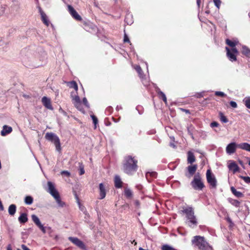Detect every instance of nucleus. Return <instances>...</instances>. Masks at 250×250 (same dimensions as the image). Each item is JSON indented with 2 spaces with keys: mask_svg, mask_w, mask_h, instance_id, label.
Here are the masks:
<instances>
[{
  "mask_svg": "<svg viewBox=\"0 0 250 250\" xmlns=\"http://www.w3.org/2000/svg\"><path fill=\"white\" fill-rule=\"evenodd\" d=\"M24 202L27 205H31L33 202V199L30 196H27L25 198Z\"/></svg>",
  "mask_w": 250,
  "mask_h": 250,
  "instance_id": "nucleus-33",
  "label": "nucleus"
},
{
  "mask_svg": "<svg viewBox=\"0 0 250 250\" xmlns=\"http://www.w3.org/2000/svg\"><path fill=\"white\" fill-rule=\"evenodd\" d=\"M45 138L46 140L54 144L57 151H60L61 150L60 139L56 134L52 132H47L45 135Z\"/></svg>",
  "mask_w": 250,
  "mask_h": 250,
  "instance_id": "nucleus-6",
  "label": "nucleus"
},
{
  "mask_svg": "<svg viewBox=\"0 0 250 250\" xmlns=\"http://www.w3.org/2000/svg\"><path fill=\"white\" fill-rule=\"evenodd\" d=\"M69 240H70L72 243H73L74 244L81 248L83 250L85 249V246L84 243L80 239H79L77 237H69L68 238Z\"/></svg>",
  "mask_w": 250,
  "mask_h": 250,
  "instance_id": "nucleus-11",
  "label": "nucleus"
},
{
  "mask_svg": "<svg viewBox=\"0 0 250 250\" xmlns=\"http://www.w3.org/2000/svg\"><path fill=\"white\" fill-rule=\"evenodd\" d=\"M134 69L138 73L140 79H143V77L145 76V75L143 74V71L140 65H137L134 66Z\"/></svg>",
  "mask_w": 250,
  "mask_h": 250,
  "instance_id": "nucleus-27",
  "label": "nucleus"
},
{
  "mask_svg": "<svg viewBox=\"0 0 250 250\" xmlns=\"http://www.w3.org/2000/svg\"><path fill=\"white\" fill-rule=\"evenodd\" d=\"M181 110L182 111H183V112H185L187 114H190V112L189 110H188V109L181 108Z\"/></svg>",
  "mask_w": 250,
  "mask_h": 250,
  "instance_id": "nucleus-52",
  "label": "nucleus"
},
{
  "mask_svg": "<svg viewBox=\"0 0 250 250\" xmlns=\"http://www.w3.org/2000/svg\"><path fill=\"white\" fill-rule=\"evenodd\" d=\"M106 185L103 183H100L99 184V199H103L106 196Z\"/></svg>",
  "mask_w": 250,
  "mask_h": 250,
  "instance_id": "nucleus-14",
  "label": "nucleus"
},
{
  "mask_svg": "<svg viewBox=\"0 0 250 250\" xmlns=\"http://www.w3.org/2000/svg\"><path fill=\"white\" fill-rule=\"evenodd\" d=\"M240 178L242 179L246 183H250V177L249 176H241Z\"/></svg>",
  "mask_w": 250,
  "mask_h": 250,
  "instance_id": "nucleus-41",
  "label": "nucleus"
},
{
  "mask_svg": "<svg viewBox=\"0 0 250 250\" xmlns=\"http://www.w3.org/2000/svg\"><path fill=\"white\" fill-rule=\"evenodd\" d=\"M40 13L41 16V19L42 22L47 26H48L49 25V21L48 20L47 16L45 14V13L40 8L39 9Z\"/></svg>",
  "mask_w": 250,
  "mask_h": 250,
  "instance_id": "nucleus-17",
  "label": "nucleus"
},
{
  "mask_svg": "<svg viewBox=\"0 0 250 250\" xmlns=\"http://www.w3.org/2000/svg\"><path fill=\"white\" fill-rule=\"evenodd\" d=\"M12 131V128L7 125L3 126L2 129L0 132V135L2 136H5L10 134Z\"/></svg>",
  "mask_w": 250,
  "mask_h": 250,
  "instance_id": "nucleus-16",
  "label": "nucleus"
},
{
  "mask_svg": "<svg viewBox=\"0 0 250 250\" xmlns=\"http://www.w3.org/2000/svg\"><path fill=\"white\" fill-rule=\"evenodd\" d=\"M188 172L185 175L188 178H190L195 173L197 169V165H190L187 167Z\"/></svg>",
  "mask_w": 250,
  "mask_h": 250,
  "instance_id": "nucleus-10",
  "label": "nucleus"
},
{
  "mask_svg": "<svg viewBox=\"0 0 250 250\" xmlns=\"http://www.w3.org/2000/svg\"><path fill=\"white\" fill-rule=\"evenodd\" d=\"M22 248L23 250H26V249H28V248H27L25 245H22Z\"/></svg>",
  "mask_w": 250,
  "mask_h": 250,
  "instance_id": "nucleus-54",
  "label": "nucleus"
},
{
  "mask_svg": "<svg viewBox=\"0 0 250 250\" xmlns=\"http://www.w3.org/2000/svg\"><path fill=\"white\" fill-rule=\"evenodd\" d=\"M38 228L42 230V231L43 232V233L45 234L46 232V231H47L46 228L47 227H43V226L42 224L40 225L38 227Z\"/></svg>",
  "mask_w": 250,
  "mask_h": 250,
  "instance_id": "nucleus-43",
  "label": "nucleus"
},
{
  "mask_svg": "<svg viewBox=\"0 0 250 250\" xmlns=\"http://www.w3.org/2000/svg\"><path fill=\"white\" fill-rule=\"evenodd\" d=\"M156 92L160 99L163 100L166 104H167V99L166 95L159 88L156 90Z\"/></svg>",
  "mask_w": 250,
  "mask_h": 250,
  "instance_id": "nucleus-20",
  "label": "nucleus"
},
{
  "mask_svg": "<svg viewBox=\"0 0 250 250\" xmlns=\"http://www.w3.org/2000/svg\"><path fill=\"white\" fill-rule=\"evenodd\" d=\"M124 196L128 199H131L133 197V192L132 190L128 188H125L124 189Z\"/></svg>",
  "mask_w": 250,
  "mask_h": 250,
  "instance_id": "nucleus-24",
  "label": "nucleus"
},
{
  "mask_svg": "<svg viewBox=\"0 0 250 250\" xmlns=\"http://www.w3.org/2000/svg\"><path fill=\"white\" fill-rule=\"evenodd\" d=\"M188 163L190 164H192L194 163L196 159L194 154L191 152L188 151Z\"/></svg>",
  "mask_w": 250,
  "mask_h": 250,
  "instance_id": "nucleus-23",
  "label": "nucleus"
},
{
  "mask_svg": "<svg viewBox=\"0 0 250 250\" xmlns=\"http://www.w3.org/2000/svg\"><path fill=\"white\" fill-rule=\"evenodd\" d=\"M46 229H47L46 232L48 233L49 234H50L53 232V230L49 227H47Z\"/></svg>",
  "mask_w": 250,
  "mask_h": 250,
  "instance_id": "nucleus-51",
  "label": "nucleus"
},
{
  "mask_svg": "<svg viewBox=\"0 0 250 250\" xmlns=\"http://www.w3.org/2000/svg\"><path fill=\"white\" fill-rule=\"evenodd\" d=\"M181 213H184L186 215V223L192 228L196 227L198 225V221L195 215L194 210L191 207H183L180 210Z\"/></svg>",
  "mask_w": 250,
  "mask_h": 250,
  "instance_id": "nucleus-1",
  "label": "nucleus"
},
{
  "mask_svg": "<svg viewBox=\"0 0 250 250\" xmlns=\"http://www.w3.org/2000/svg\"><path fill=\"white\" fill-rule=\"evenodd\" d=\"M219 116L220 120L222 123H227L229 121H228V118H227L226 116H225L224 115V114L222 112H220L219 113Z\"/></svg>",
  "mask_w": 250,
  "mask_h": 250,
  "instance_id": "nucleus-31",
  "label": "nucleus"
},
{
  "mask_svg": "<svg viewBox=\"0 0 250 250\" xmlns=\"http://www.w3.org/2000/svg\"><path fill=\"white\" fill-rule=\"evenodd\" d=\"M215 95L217 96H220L221 97H224L226 96V95L223 92L221 91H216L215 93Z\"/></svg>",
  "mask_w": 250,
  "mask_h": 250,
  "instance_id": "nucleus-42",
  "label": "nucleus"
},
{
  "mask_svg": "<svg viewBox=\"0 0 250 250\" xmlns=\"http://www.w3.org/2000/svg\"><path fill=\"white\" fill-rule=\"evenodd\" d=\"M61 174L62 175H65L66 177H69L70 176V173L67 170H63L61 172Z\"/></svg>",
  "mask_w": 250,
  "mask_h": 250,
  "instance_id": "nucleus-46",
  "label": "nucleus"
},
{
  "mask_svg": "<svg viewBox=\"0 0 250 250\" xmlns=\"http://www.w3.org/2000/svg\"><path fill=\"white\" fill-rule=\"evenodd\" d=\"M200 3H201V0H197V4L198 6V7H200Z\"/></svg>",
  "mask_w": 250,
  "mask_h": 250,
  "instance_id": "nucleus-55",
  "label": "nucleus"
},
{
  "mask_svg": "<svg viewBox=\"0 0 250 250\" xmlns=\"http://www.w3.org/2000/svg\"><path fill=\"white\" fill-rule=\"evenodd\" d=\"M16 212V205L14 204H12L10 205L8 208V212L11 215H13Z\"/></svg>",
  "mask_w": 250,
  "mask_h": 250,
  "instance_id": "nucleus-32",
  "label": "nucleus"
},
{
  "mask_svg": "<svg viewBox=\"0 0 250 250\" xmlns=\"http://www.w3.org/2000/svg\"><path fill=\"white\" fill-rule=\"evenodd\" d=\"M123 182L119 176L116 175L114 178V186L115 188H119L122 187Z\"/></svg>",
  "mask_w": 250,
  "mask_h": 250,
  "instance_id": "nucleus-18",
  "label": "nucleus"
},
{
  "mask_svg": "<svg viewBox=\"0 0 250 250\" xmlns=\"http://www.w3.org/2000/svg\"><path fill=\"white\" fill-rule=\"evenodd\" d=\"M151 175L152 176H154V175H155V173H152L151 174Z\"/></svg>",
  "mask_w": 250,
  "mask_h": 250,
  "instance_id": "nucleus-57",
  "label": "nucleus"
},
{
  "mask_svg": "<svg viewBox=\"0 0 250 250\" xmlns=\"http://www.w3.org/2000/svg\"><path fill=\"white\" fill-rule=\"evenodd\" d=\"M238 147V145L235 143H231L226 147V152L228 154H231L235 152L236 148Z\"/></svg>",
  "mask_w": 250,
  "mask_h": 250,
  "instance_id": "nucleus-13",
  "label": "nucleus"
},
{
  "mask_svg": "<svg viewBox=\"0 0 250 250\" xmlns=\"http://www.w3.org/2000/svg\"><path fill=\"white\" fill-rule=\"evenodd\" d=\"M72 102L74 105L75 104H78L81 102L80 97L78 96H75V97H73L72 99Z\"/></svg>",
  "mask_w": 250,
  "mask_h": 250,
  "instance_id": "nucleus-38",
  "label": "nucleus"
},
{
  "mask_svg": "<svg viewBox=\"0 0 250 250\" xmlns=\"http://www.w3.org/2000/svg\"><path fill=\"white\" fill-rule=\"evenodd\" d=\"M79 174L80 175H82L84 174L85 171L84 169V165H83V163H79Z\"/></svg>",
  "mask_w": 250,
  "mask_h": 250,
  "instance_id": "nucleus-35",
  "label": "nucleus"
},
{
  "mask_svg": "<svg viewBox=\"0 0 250 250\" xmlns=\"http://www.w3.org/2000/svg\"><path fill=\"white\" fill-rule=\"evenodd\" d=\"M242 53L246 57L250 58V49L246 46H242Z\"/></svg>",
  "mask_w": 250,
  "mask_h": 250,
  "instance_id": "nucleus-25",
  "label": "nucleus"
},
{
  "mask_svg": "<svg viewBox=\"0 0 250 250\" xmlns=\"http://www.w3.org/2000/svg\"><path fill=\"white\" fill-rule=\"evenodd\" d=\"M93 122L95 125V128H96V125L98 124V120L97 118L94 115H91Z\"/></svg>",
  "mask_w": 250,
  "mask_h": 250,
  "instance_id": "nucleus-39",
  "label": "nucleus"
},
{
  "mask_svg": "<svg viewBox=\"0 0 250 250\" xmlns=\"http://www.w3.org/2000/svg\"><path fill=\"white\" fill-rule=\"evenodd\" d=\"M195 96L196 97V98H201L202 97H203V94L202 93H197Z\"/></svg>",
  "mask_w": 250,
  "mask_h": 250,
  "instance_id": "nucleus-53",
  "label": "nucleus"
},
{
  "mask_svg": "<svg viewBox=\"0 0 250 250\" xmlns=\"http://www.w3.org/2000/svg\"><path fill=\"white\" fill-rule=\"evenodd\" d=\"M7 250H12V248L10 245H9L7 248Z\"/></svg>",
  "mask_w": 250,
  "mask_h": 250,
  "instance_id": "nucleus-56",
  "label": "nucleus"
},
{
  "mask_svg": "<svg viewBox=\"0 0 250 250\" xmlns=\"http://www.w3.org/2000/svg\"><path fill=\"white\" fill-rule=\"evenodd\" d=\"M83 28L85 30L89 32H94L97 30V26L92 22L87 21L83 23Z\"/></svg>",
  "mask_w": 250,
  "mask_h": 250,
  "instance_id": "nucleus-9",
  "label": "nucleus"
},
{
  "mask_svg": "<svg viewBox=\"0 0 250 250\" xmlns=\"http://www.w3.org/2000/svg\"><path fill=\"white\" fill-rule=\"evenodd\" d=\"M213 2L215 5L219 9L221 3V0H213Z\"/></svg>",
  "mask_w": 250,
  "mask_h": 250,
  "instance_id": "nucleus-44",
  "label": "nucleus"
},
{
  "mask_svg": "<svg viewBox=\"0 0 250 250\" xmlns=\"http://www.w3.org/2000/svg\"><path fill=\"white\" fill-rule=\"evenodd\" d=\"M227 51V56L231 62H235L237 60V55L238 54V51L236 48L229 49L228 47H226Z\"/></svg>",
  "mask_w": 250,
  "mask_h": 250,
  "instance_id": "nucleus-8",
  "label": "nucleus"
},
{
  "mask_svg": "<svg viewBox=\"0 0 250 250\" xmlns=\"http://www.w3.org/2000/svg\"><path fill=\"white\" fill-rule=\"evenodd\" d=\"M74 106L76 108H77L79 111H81L83 113H84V110L83 107V105H82V103L81 102L78 103V104H74Z\"/></svg>",
  "mask_w": 250,
  "mask_h": 250,
  "instance_id": "nucleus-34",
  "label": "nucleus"
},
{
  "mask_svg": "<svg viewBox=\"0 0 250 250\" xmlns=\"http://www.w3.org/2000/svg\"><path fill=\"white\" fill-rule=\"evenodd\" d=\"M17 250H20V249H17Z\"/></svg>",
  "mask_w": 250,
  "mask_h": 250,
  "instance_id": "nucleus-60",
  "label": "nucleus"
},
{
  "mask_svg": "<svg viewBox=\"0 0 250 250\" xmlns=\"http://www.w3.org/2000/svg\"><path fill=\"white\" fill-rule=\"evenodd\" d=\"M207 181L211 188H216L217 187V180L214 175L212 173L211 170L208 169L206 172Z\"/></svg>",
  "mask_w": 250,
  "mask_h": 250,
  "instance_id": "nucleus-7",
  "label": "nucleus"
},
{
  "mask_svg": "<svg viewBox=\"0 0 250 250\" xmlns=\"http://www.w3.org/2000/svg\"><path fill=\"white\" fill-rule=\"evenodd\" d=\"M226 43L231 47V48H236L235 46L237 43V42L232 41L228 39L226 40Z\"/></svg>",
  "mask_w": 250,
  "mask_h": 250,
  "instance_id": "nucleus-28",
  "label": "nucleus"
},
{
  "mask_svg": "<svg viewBox=\"0 0 250 250\" xmlns=\"http://www.w3.org/2000/svg\"><path fill=\"white\" fill-rule=\"evenodd\" d=\"M230 190L232 193L237 197H243L244 196V194L241 192L237 191L233 187H231L230 188Z\"/></svg>",
  "mask_w": 250,
  "mask_h": 250,
  "instance_id": "nucleus-26",
  "label": "nucleus"
},
{
  "mask_svg": "<svg viewBox=\"0 0 250 250\" xmlns=\"http://www.w3.org/2000/svg\"><path fill=\"white\" fill-rule=\"evenodd\" d=\"M19 221L21 224H24L28 221L27 214L26 213H22L18 218Z\"/></svg>",
  "mask_w": 250,
  "mask_h": 250,
  "instance_id": "nucleus-21",
  "label": "nucleus"
},
{
  "mask_svg": "<svg viewBox=\"0 0 250 250\" xmlns=\"http://www.w3.org/2000/svg\"><path fill=\"white\" fill-rule=\"evenodd\" d=\"M228 167L229 170H232L233 171V173H235L239 170V167L234 162L230 163Z\"/></svg>",
  "mask_w": 250,
  "mask_h": 250,
  "instance_id": "nucleus-19",
  "label": "nucleus"
},
{
  "mask_svg": "<svg viewBox=\"0 0 250 250\" xmlns=\"http://www.w3.org/2000/svg\"><path fill=\"white\" fill-rule=\"evenodd\" d=\"M230 105L233 108H236L237 107V104L235 102L231 101L229 103Z\"/></svg>",
  "mask_w": 250,
  "mask_h": 250,
  "instance_id": "nucleus-49",
  "label": "nucleus"
},
{
  "mask_svg": "<svg viewBox=\"0 0 250 250\" xmlns=\"http://www.w3.org/2000/svg\"><path fill=\"white\" fill-rule=\"evenodd\" d=\"M83 103L86 107H89V105L86 98L84 97L83 98Z\"/></svg>",
  "mask_w": 250,
  "mask_h": 250,
  "instance_id": "nucleus-47",
  "label": "nucleus"
},
{
  "mask_svg": "<svg viewBox=\"0 0 250 250\" xmlns=\"http://www.w3.org/2000/svg\"><path fill=\"white\" fill-rule=\"evenodd\" d=\"M141 79L142 80V82L143 84L145 86H147L149 84V82L145 78V76L143 77V79Z\"/></svg>",
  "mask_w": 250,
  "mask_h": 250,
  "instance_id": "nucleus-40",
  "label": "nucleus"
},
{
  "mask_svg": "<svg viewBox=\"0 0 250 250\" xmlns=\"http://www.w3.org/2000/svg\"><path fill=\"white\" fill-rule=\"evenodd\" d=\"M32 220L34 223L38 226V227L42 224L40 221L39 218L35 214L31 216Z\"/></svg>",
  "mask_w": 250,
  "mask_h": 250,
  "instance_id": "nucleus-30",
  "label": "nucleus"
},
{
  "mask_svg": "<svg viewBox=\"0 0 250 250\" xmlns=\"http://www.w3.org/2000/svg\"><path fill=\"white\" fill-rule=\"evenodd\" d=\"M138 161L134 157L128 155L125 157L123 163V170L128 175H132L138 168Z\"/></svg>",
  "mask_w": 250,
  "mask_h": 250,
  "instance_id": "nucleus-2",
  "label": "nucleus"
},
{
  "mask_svg": "<svg viewBox=\"0 0 250 250\" xmlns=\"http://www.w3.org/2000/svg\"><path fill=\"white\" fill-rule=\"evenodd\" d=\"M26 250H30L28 248V249H26Z\"/></svg>",
  "mask_w": 250,
  "mask_h": 250,
  "instance_id": "nucleus-59",
  "label": "nucleus"
},
{
  "mask_svg": "<svg viewBox=\"0 0 250 250\" xmlns=\"http://www.w3.org/2000/svg\"><path fill=\"white\" fill-rule=\"evenodd\" d=\"M192 188L196 190H202L205 187L200 173H196L190 183Z\"/></svg>",
  "mask_w": 250,
  "mask_h": 250,
  "instance_id": "nucleus-4",
  "label": "nucleus"
},
{
  "mask_svg": "<svg viewBox=\"0 0 250 250\" xmlns=\"http://www.w3.org/2000/svg\"><path fill=\"white\" fill-rule=\"evenodd\" d=\"M245 105L247 107L250 109V98H249L245 101Z\"/></svg>",
  "mask_w": 250,
  "mask_h": 250,
  "instance_id": "nucleus-48",
  "label": "nucleus"
},
{
  "mask_svg": "<svg viewBox=\"0 0 250 250\" xmlns=\"http://www.w3.org/2000/svg\"><path fill=\"white\" fill-rule=\"evenodd\" d=\"M238 147L242 149L250 152V144L247 143H243L238 144Z\"/></svg>",
  "mask_w": 250,
  "mask_h": 250,
  "instance_id": "nucleus-22",
  "label": "nucleus"
},
{
  "mask_svg": "<svg viewBox=\"0 0 250 250\" xmlns=\"http://www.w3.org/2000/svg\"><path fill=\"white\" fill-rule=\"evenodd\" d=\"M218 125H219V124L216 122H213L210 124V126L212 127H217V126H218Z\"/></svg>",
  "mask_w": 250,
  "mask_h": 250,
  "instance_id": "nucleus-50",
  "label": "nucleus"
},
{
  "mask_svg": "<svg viewBox=\"0 0 250 250\" xmlns=\"http://www.w3.org/2000/svg\"><path fill=\"white\" fill-rule=\"evenodd\" d=\"M42 102L43 104V105L49 109H53L52 106L51 105V100L50 99L47 98L46 97H43L42 99Z\"/></svg>",
  "mask_w": 250,
  "mask_h": 250,
  "instance_id": "nucleus-15",
  "label": "nucleus"
},
{
  "mask_svg": "<svg viewBox=\"0 0 250 250\" xmlns=\"http://www.w3.org/2000/svg\"><path fill=\"white\" fill-rule=\"evenodd\" d=\"M231 204L235 206V207H240V202L237 200H235V199H233V200H232V201L230 202Z\"/></svg>",
  "mask_w": 250,
  "mask_h": 250,
  "instance_id": "nucleus-36",
  "label": "nucleus"
},
{
  "mask_svg": "<svg viewBox=\"0 0 250 250\" xmlns=\"http://www.w3.org/2000/svg\"><path fill=\"white\" fill-rule=\"evenodd\" d=\"M124 42H128L130 43V45L131 44V43L130 42L129 38L125 33L124 35Z\"/></svg>",
  "mask_w": 250,
  "mask_h": 250,
  "instance_id": "nucleus-45",
  "label": "nucleus"
},
{
  "mask_svg": "<svg viewBox=\"0 0 250 250\" xmlns=\"http://www.w3.org/2000/svg\"><path fill=\"white\" fill-rule=\"evenodd\" d=\"M68 86L71 88H74L76 91L78 90V86L77 83L75 81H71L68 83Z\"/></svg>",
  "mask_w": 250,
  "mask_h": 250,
  "instance_id": "nucleus-29",
  "label": "nucleus"
},
{
  "mask_svg": "<svg viewBox=\"0 0 250 250\" xmlns=\"http://www.w3.org/2000/svg\"><path fill=\"white\" fill-rule=\"evenodd\" d=\"M192 244L197 247L200 250H210L211 248L205 241L204 237L195 236L192 240Z\"/></svg>",
  "mask_w": 250,
  "mask_h": 250,
  "instance_id": "nucleus-3",
  "label": "nucleus"
},
{
  "mask_svg": "<svg viewBox=\"0 0 250 250\" xmlns=\"http://www.w3.org/2000/svg\"><path fill=\"white\" fill-rule=\"evenodd\" d=\"M68 9L69 12L70 13V14L73 18L79 21H81L82 20V17L78 14L77 11L74 9V8L72 6L68 5Z\"/></svg>",
  "mask_w": 250,
  "mask_h": 250,
  "instance_id": "nucleus-12",
  "label": "nucleus"
},
{
  "mask_svg": "<svg viewBox=\"0 0 250 250\" xmlns=\"http://www.w3.org/2000/svg\"><path fill=\"white\" fill-rule=\"evenodd\" d=\"M48 185V189L47 192H49L56 200V202L59 204L60 206H62L64 204V203L62 202L59 193L55 188L54 185L51 182H47Z\"/></svg>",
  "mask_w": 250,
  "mask_h": 250,
  "instance_id": "nucleus-5",
  "label": "nucleus"
},
{
  "mask_svg": "<svg viewBox=\"0 0 250 250\" xmlns=\"http://www.w3.org/2000/svg\"><path fill=\"white\" fill-rule=\"evenodd\" d=\"M249 165L250 166V161L249 162Z\"/></svg>",
  "mask_w": 250,
  "mask_h": 250,
  "instance_id": "nucleus-58",
  "label": "nucleus"
},
{
  "mask_svg": "<svg viewBox=\"0 0 250 250\" xmlns=\"http://www.w3.org/2000/svg\"><path fill=\"white\" fill-rule=\"evenodd\" d=\"M162 250H175V249L168 245H164L162 247Z\"/></svg>",
  "mask_w": 250,
  "mask_h": 250,
  "instance_id": "nucleus-37",
  "label": "nucleus"
}]
</instances>
